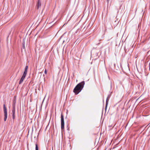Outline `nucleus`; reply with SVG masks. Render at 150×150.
<instances>
[{"mask_svg":"<svg viewBox=\"0 0 150 150\" xmlns=\"http://www.w3.org/2000/svg\"><path fill=\"white\" fill-rule=\"evenodd\" d=\"M85 84V81H83L78 83L74 88L73 91L75 95H77L82 90Z\"/></svg>","mask_w":150,"mask_h":150,"instance_id":"f257e3e1","label":"nucleus"},{"mask_svg":"<svg viewBox=\"0 0 150 150\" xmlns=\"http://www.w3.org/2000/svg\"><path fill=\"white\" fill-rule=\"evenodd\" d=\"M3 109L4 114V121H6L7 117V109L5 105L4 104L3 105Z\"/></svg>","mask_w":150,"mask_h":150,"instance_id":"f03ea898","label":"nucleus"},{"mask_svg":"<svg viewBox=\"0 0 150 150\" xmlns=\"http://www.w3.org/2000/svg\"><path fill=\"white\" fill-rule=\"evenodd\" d=\"M61 128L62 130L64 129V117L63 114L62 113L61 115Z\"/></svg>","mask_w":150,"mask_h":150,"instance_id":"7ed1b4c3","label":"nucleus"},{"mask_svg":"<svg viewBox=\"0 0 150 150\" xmlns=\"http://www.w3.org/2000/svg\"><path fill=\"white\" fill-rule=\"evenodd\" d=\"M109 92L110 93V94L108 95L107 96V97L106 98V103H105V110H106L107 109V105L108 104V101H109V98H110V97L111 96V93H112V92Z\"/></svg>","mask_w":150,"mask_h":150,"instance_id":"20e7f679","label":"nucleus"},{"mask_svg":"<svg viewBox=\"0 0 150 150\" xmlns=\"http://www.w3.org/2000/svg\"><path fill=\"white\" fill-rule=\"evenodd\" d=\"M16 101V96H15L13 98V100L12 109H15Z\"/></svg>","mask_w":150,"mask_h":150,"instance_id":"39448f33","label":"nucleus"},{"mask_svg":"<svg viewBox=\"0 0 150 150\" xmlns=\"http://www.w3.org/2000/svg\"><path fill=\"white\" fill-rule=\"evenodd\" d=\"M15 109H12V117L13 120L15 118Z\"/></svg>","mask_w":150,"mask_h":150,"instance_id":"423d86ee","label":"nucleus"},{"mask_svg":"<svg viewBox=\"0 0 150 150\" xmlns=\"http://www.w3.org/2000/svg\"><path fill=\"white\" fill-rule=\"evenodd\" d=\"M41 1H40V0H38L37 2V5H36V8L37 9H38L39 8V7L41 6Z\"/></svg>","mask_w":150,"mask_h":150,"instance_id":"0eeeda50","label":"nucleus"},{"mask_svg":"<svg viewBox=\"0 0 150 150\" xmlns=\"http://www.w3.org/2000/svg\"><path fill=\"white\" fill-rule=\"evenodd\" d=\"M25 38H24L23 40V42H22V48L24 50H25Z\"/></svg>","mask_w":150,"mask_h":150,"instance_id":"6e6552de","label":"nucleus"},{"mask_svg":"<svg viewBox=\"0 0 150 150\" xmlns=\"http://www.w3.org/2000/svg\"><path fill=\"white\" fill-rule=\"evenodd\" d=\"M93 25V23H91V22H90L89 23V24H88V26H87V28H89V29Z\"/></svg>","mask_w":150,"mask_h":150,"instance_id":"1a4fd4ad","label":"nucleus"},{"mask_svg":"<svg viewBox=\"0 0 150 150\" xmlns=\"http://www.w3.org/2000/svg\"><path fill=\"white\" fill-rule=\"evenodd\" d=\"M24 80V79L21 78L19 81V84H21L23 82V81Z\"/></svg>","mask_w":150,"mask_h":150,"instance_id":"9d476101","label":"nucleus"},{"mask_svg":"<svg viewBox=\"0 0 150 150\" xmlns=\"http://www.w3.org/2000/svg\"><path fill=\"white\" fill-rule=\"evenodd\" d=\"M24 80V79L21 78L19 81V84H21L23 82V81Z\"/></svg>","mask_w":150,"mask_h":150,"instance_id":"9b49d317","label":"nucleus"},{"mask_svg":"<svg viewBox=\"0 0 150 150\" xmlns=\"http://www.w3.org/2000/svg\"><path fill=\"white\" fill-rule=\"evenodd\" d=\"M24 80V79L21 78L19 81V84H21L23 82V81Z\"/></svg>","mask_w":150,"mask_h":150,"instance_id":"f8f14e48","label":"nucleus"},{"mask_svg":"<svg viewBox=\"0 0 150 150\" xmlns=\"http://www.w3.org/2000/svg\"><path fill=\"white\" fill-rule=\"evenodd\" d=\"M35 150H38V144L37 143H36L35 144Z\"/></svg>","mask_w":150,"mask_h":150,"instance_id":"ddd939ff","label":"nucleus"},{"mask_svg":"<svg viewBox=\"0 0 150 150\" xmlns=\"http://www.w3.org/2000/svg\"><path fill=\"white\" fill-rule=\"evenodd\" d=\"M66 32L64 33L59 38V39L58 40V41H59L61 38L63 37L64 35L66 33Z\"/></svg>","mask_w":150,"mask_h":150,"instance_id":"4468645a","label":"nucleus"},{"mask_svg":"<svg viewBox=\"0 0 150 150\" xmlns=\"http://www.w3.org/2000/svg\"><path fill=\"white\" fill-rule=\"evenodd\" d=\"M113 64L114 65V69H115L116 70H117V69L116 68V64H115V63H113Z\"/></svg>","mask_w":150,"mask_h":150,"instance_id":"2eb2a0df","label":"nucleus"},{"mask_svg":"<svg viewBox=\"0 0 150 150\" xmlns=\"http://www.w3.org/2000/svg\"><path fill=\"white\" fill-rule=\"evenodd\" d=\"M27 71L28 70H27L25 69L23 73L25 74H27Z\"/></svg>","mask_w":150,"mask_h":150,"instance_id":"dca6fc26","label":"nucleus"},{"mask_svg":"<svg viewBox=\"0 0 150 150\" xmlns=\"http://www.w3.org/2000/svg\"><path fill=\"white\" fill-rule=\"evenodd\" d=\"M47 69H45V71H44V73L45 74H47Z\"/></svg>","mask_w":150,"mask_h":150,"instance_id":"f3484780","label":"nucleus"},{"mask_svg":"<svg viewBox=\"0 0 150 150\" xmlns=\"http://www.w3.org/2000/svg\"><path fill=\"white\" fill-rule=\"evenodd\" d=\"M28 65H26L25 67V69L28 70Z\"/></svg>","mask_w":150,"mask_h":150,"instance_id":"a211bd4d","label":"nucleus"},{"mask_svg":"<svg viewBox=\"0 0 150 150\" xmlns=\"http://www.w3.org/2000/svg\"><path fill=\"white\" fill-rule=\"evenodd\" d=\"M26 75L27 74H24V73H23V74L22 75V76H24V77H25V76H26Z\"/></svg>","mask_w":150,"mask_h":150,"instance_id":"6ab92c4d","label":"nucleus"},{"mask_svg":"<svg viewBox=\"0 0 150 150\" xmlns=\"http://www.w3.org/2000/svg\"><path fill=\"white\" fill-rule=\"evenodd\" d=\"M122 7V4H121V5L120 6L119 9L117 11V12L118 13L119 11V10L120 9V8Z\"/></svg>","mask_w":150,"mask_h":150,"instance_id":"aec40b11","label":"nucleus"},{"mask_svg":"<svg viewBox=\"0 0 150 150\" xmlns=\"http://www.w3.org/2000/svg\"><path fill=\"white\" fill-rule=\"evenodd\" d=\"M69 41V40H68V39L67 38L66 41V42H68Z\"/></svg>","mask_w":150,"mask_h":150,"instance_id":"412c9836","label":"nucleus"},{"mask_svg":"<svg viewBox=\"0 0 150 150\" xmlns=\"http://www.w3.org/2000/svg\"><path fill=\"white\" fill-rule=\"evenodd\" d=\"M25 77H24V76H21V78L23 79H24L25 78Z\"/></svg>","mask_w":150,"mask_h":150,"instance_id":"4be33fe9","label":"nucleus"},{"mask_svg":"<svg viewBox=\"0 0 150 150\" xmlns=\"http://www.w3.org/2000/svg\"><path fill=\"white\" fill-rule=\"evenodd\" d=\"M124 50L125 51V52H127V50H126L125 47Z\"/></svg>","mask_w":150,"mask_h":150,"instance_id":"5701e85b","label":"nucleus"},{"mask_svg":"<svg viewBox=\"0 0 150 150\" xmlns=\"http://www.w3.org/2000/svg\"><path fill=\"white\" fill-rule=\"evenodd\" d=\"M112 88V83H111V84H110V89H111Z\"/></svg>","mask_w":150,"mask_h":150,"instance_id":"b1692460","label":"nucleus"},{"mask_svg":"<svg viewBox=\"0 0 150 150\" xmlns=\"http://www.w3.org/2000/svg\"><path fill=\"white\" fill-rule=\"evenodd\" d=\"M109 1L110 0H107V2L108 4V3H109Z\"/></svg>","mask_w":150,"mask_h":150,"instance_id":"393cba45","label":"nucleus"},{"mask_svg":"<svg viewBox=\"0 0 150 150\" xmlns=\"http://www.w3.org/2000/svg\"><path fill=\"white\" fill-rule=\"evenodd\" d=\"M64 41H65V40H63L62 43H64Z\"/></svg>","mask_w":150,"mask_h":150,"instance_id":"a878e982","label":"nucleus"},{"mask_svg":"<svg viewBox=\"0 0 150 150\" xmlns=\"http://www.w3.org/2000/svg\"><path fill=\"white\" fill-rule=\"evenodd\" d=\"M150 9V5H149V10Z\"/></svg>","mask_w":150,"mask_h":150,"instance_id":"bb28decb","label":"nucleus"},{"mask_svg":"<svg viewBox=\"0 0 150 150\" xmlns=\"http://www.w3.org/2000/svg\"><path fill=\"white\" fill-rule=\"evenodd\" d=\"M124 0H122L121 1H121V2H122V1H124Z\"/></svg>","mask_w":150,"mask_h":150,"instance_id":"cd10ccee","label":"nucleus"},{"mask_svg":"<svg viewBox=\"0 0 150 150\" xmlns=\"http://www.w3.org/2000/svg\"><path fill=\"white\" fill-rule=\"evenodd\" d=\"M67 116H66V117H65V118H66V119L67 118Z\"/></svg>","mask_w":150,"mask_h":150,"instance_id":"c85d7f7f","label":"nucleus"},{"mask_svg":"<svg viewBox=\"0 0 150 150\" xmlns=\"http://www.w3.org/2000/svg\"><path fill=\"white\" fill-rule=\"evenodd\" d=\"M118 67H117H117H116V68L117 69V68H118Z\"/></svg>","mask_w":150,"mask_h":150,"instance_id":"c756f323","label":"nucleus"},{"mask_svg":"<svg viewBox=\"0 0 150 150\" xmlns=\"http://www.w3.org/2000/svg\"><path fill=\"white\" fill-rule=\"evenodd\" d=\"M34 138H35L36 137H35Z\"/></svg>","mask_w":150,"mask_h":150,"instance_id":"7c9ffc66","label":"nucleus"},{"mask_svg":"<svg viewBox=\"0 0 150 150\" xmlns=\"http://www.w3.org/2000/svg\"><path fill=\"white\" fill-rule=\"evenodd\" d=\"M43 76H45V75L44 74H43Z\"/></svg>","mask_w":150,"mask_h":150,"instance_id":"2f4dec72","label":"nucleus"}]
</instances>
